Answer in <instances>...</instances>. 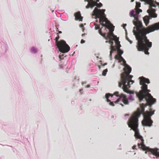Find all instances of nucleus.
I'll list each match as a JSON object with an SVG mask.
<instances>
[{"instance_id": "1", "label": "nucleus", "mask_w": 159, "mask_h": 159, "mask_svg": "<svg viewBox=\"0 0 159 159\" xmlns=\"http://www.w3.org/2000/svg\"><path fill=\"white\" fill-rule=\"evenodd\" d=\"M144 104L142 103L140 105V107L138 108L137 110L134 112L127 122V124L129 127L131 128L134 132V137L135 138L140 139L141 142L140 143H138V146L139 148H141L145 151L148 149V148L144 144V140L142 136L139 133L138 129L139 118L141 114L143 116V119L142 121V125L143 126L151 127L152 125L153 121L151 120V116L154 114V111L150 112L147 111L144 112Z\"/></svg>"}, {"instance_id": "2", "label": "nucleus", "mask_w": 159, "mask_h": 159, "mask_svg": "<svg viewBox=\"0 0 159 159\" xmlns=\"http://www.w3.org/2000/svg\"><path fill=\"white\" fill-rule=\"evenodd\" d=\"M139 12L133 11L130 13L131 17H134V20L133 21V24L136 27L138 32L136 35V39L138 40L137 45L136 46L138 51H144L146 54H149L148 50L152 45V42H150L146 36L147 34L159 30H152L153 29L150 28L151 26L154 24L148 26L147 28H143L140 30L143 27L142 22L139 20L138 16Z\"/></svg>"}, {"instance_id": "3", "label": "nucleus", "mask_w": 159, "mask_h": 159, "mask_svg": "<svg viewBox=\"0 0 159 159\" xmlns=\"http://www.w3.org/2000/svg\"><path fill=\"white\" fill-rule=\"evenodd\" d=\"M105 11V9H99L97 7H95L93 11L92 15L95 16V19H99V22L103 26L105 27V29L107 28L109 30V32L107 33V37L106 36L105 33H102L101 29L99 30L98 33L106 39H109L108 41H106V42H108L111 44V46H113V42L112 41L115 40V38H116V36H115L113 33L114 29V26L106 18V15L104 13Z\"/></svg>"}, {"instance_id": "4", "label": "nucleus", "mask_w": 159, "mask_h": 159, "mask_svg": "<svg viewBox=\"0 0 159 159\" xmlns=\"http://www.w3.org/2000/svg\"><path fill=\"white\" fill-rule=\"evenodd\" d=\"M139 79L140 84L142 86L141 87V90L139 93H136V96L138 98L140 102L143 99L146 101L147 103L144 104L145 107H146L148 105L151 108L152 105L156 102V100L149 93L150 91L148 89V85L145 84L146 83L149 84L150 83L149 80L143 77H140Z\"/></svg>"}, {"instance_id": "5", "label": "nucleus", "mask_w": 159, "mask_h": 159, "mask_svg": "<svg viewBox=\"0 0 159 159\" xmlns=\"http://www.w3.org/2000/svg\"><path fill=\"white\" fill-rule=\"evenodd\" d=\"M124 71L121 75V81L119 83V86L121 87L123 85L122 87H124V86L128 87L130 84H132L134 81L131 80V79L133 76L130 75L129 74L131 71V68L127 65H126L124 68Z\"/></svg>"}, {"instance_id": "6", "label": "nucleus", "mask_w": 159, "mask_h": 159, "mask_svg": "<svg viewBox=\"0 0 159 159\" xmlns=\"http://www.w3.org/2000/svg\"><path fill=\"white\" fill-rule=\"evenodd\" d=\"M59 38V35L55 38L56 43L60 52L62 53L68 52L70 50V47L64 40H61L59 42L58 40Z\"/></svg>"}, {"instance_id": "7", "label": "nucleus", "mask_w": 159, "mask_h": 159, "mask_svg": "<svg viewBox=\"0 0 159 159\" xmlns=\"http://www.w3.org/2000/svg\"><path fill=\"white\" fill-rule=\"evenodd\" d=\"M141 1H144L148 4H149L151 7H156L158 6L159 7V3L156 2H154L152 0H140ZM150 28L152 29V30H159V22L154 23V24L150 27Z\"/></svg>"}, {"instance_id": "8", "label": "nucleus", "mask_w": 159, "mask_h": 159, "mask_svg": "<svg viewBox=\"0 0 159 159\" xmlns=\"http://www.w3.org/2000/svg\"><path fill=\"white\" fill-rule=\"evenodd\" d=\"M156 10L151 8L150 9L147 10V12L149 13V16H145L143 18L144 22L146 26H147L149 22V20L152 18H156L157 16V15L155 13Z\"/></svg>"}, {"instance_id": "9", "label": "nucleus", "mask_w": 159, "mask_h": 159, "mask_svg": "<svg viewBox=\"0 0 159 159\" xmlns=\"http://www.w3.org/2000/svg\"><path fill=\"white\" fill-rule=\"evenodd\" d=\"M114 95L117 97H119V98L116 101L114 102L115 103H118L120 101V100L121 99L122 101L126 105L129 104V102L125 95L123 94H121L119 95V92H115L114 93Z\"/></svg>"}, {"instance_id": "10", "label": "nucleus", "mask_w": 159, "mask_h": 159, "mask_svg": "<svg viewBox=\"0 0 159 159\" xmlns=\"http://www.w3.org/2000/svg\"><path fill=\"white\" fill-rule=\"evenodd\" d=\"M130 86L127 87V86L125 85L124 87H122L123 91L127 93L131 94L128 97V99L131 101H133L134 100V92L129 91L128 90V88L130 87Z\"/></svg>"}, {"instance_id": "11", "label": "nucleus", "mask_w": 159, "mask_h": 159, "mask_svg": "<svg viewBox=\"0 0 159 159\" xmlns=\"http://www.w3.org/2000/svg\"><path fill=\"white\" fill-rule=\"evenodd\" d=\"M74 16H75V20H79V21L82 20L83 17L81 16L80 11H78L75 13Z\"/></svg>"}, {"instance_id": "12", "label": "nucleus", "mask_w": 159, "mask_h": 159, "mask_svg": "<svg viewBox=\"0 0 159 159\" xmlns=\"http://www.w3.org/2000/svg\"><path fill=\"white\" fill-rule=\"evenodd\" d=\"M150 151L152 154L157 157H159V151L158 149L157 148L150 149Z\"/></svg>"}, {"instance_id": "13", "label": "nucleus", "mask_w": 159, "mask_h": 159, "mask_svg": "<svg viewBox=\"0 0 159 159\" xmlns=\"http://www.w3.org/2000/svg\"><path fill=\"white\" fill-rule=\"evenodd\" d=\"M140 3L137 2H136V5L135 9L134 10H132L131 11H136V12L138 11L139 12V13L140 12H141L142 11V10L139 8L140 7Z\"/></svg>"}, {"instance_id": "14", "label": "nucleus", "mask_w": 159, "mask_h": 159, "mask_svg": "<svg viewBox=\"0 0 159 159\" xmlns=\"http://www.w3.org/2000/svg\"><path fill=\"white\" fill-rule=\"evenodd\" d=\"M85 2L87 1L88 2V5L86 6V8H89V7H91L93 4L95 3V2L93 0H84Z\"/></svg>"}, {"instance_id": "15", "label": "nucleus", "mask_w": 159, "mask_h": 159, "mask_svg": "<svg viewBox=\"0 0 159 159\" xmlns=\"http://www.w3.org/2000/svg\"><path fill=\"white\" fill-rule=\"evenodd\" d=\"M95 3H94L92 5L91 8H92L93 7L95 6H97L98 7L100 8L102 6V4L100 2L99 3H98L97 2H95Z\"/></svg>"}, {"instance_id": "16", "label": "nucleus", "mask_w": 159, "mask_h": 159, "mask_svg": "<svg viewBox=\"0 0 159 159\" xmlns=\"http://www.w3.org/2000/svg\"><path fill=\"white\" fill-rule=\"evenodd\" d=\"M111 51H110V57H111L113 51H115L116 50V48H115L113 46H111L110 47Z\"/></svg>"}, {"instance_id": "17", "label": "nucleus", "mask_w": 159, "mask_h": 159, "mask_svg": "<svg viewBox=\"0 0 159 159\" xmlns=\"http://www.w3.org/2000/svg\"><path fill=\"white\" fill-rule=\"evenodd\" d=\"M115 42L116 43V44L117 45V48H120V47H121V45L120 44V42L119 41V39L117 38V37H116V38L115 39Z\"/></svg>"}, {"instance_id": "18", "label": "nucleus", "mask_w": 159, "mask_h": 159, "mask_svg": "<svg viewBox=\"0 0 159 159\" xmlns=\"http://www.w3.org/2000/svg\"><path fill=\"white\" fill-rule=\"evenodd\" d=\"M110 96H111V97H112V96H113V95L110 93H106V94L105 97L107 99V102H109V103L110 102H111V101L110 100L108 99V98Z\"/></svg>"}, {"instance_id": "19", "label": "nucleus", "mask_w": 159, "mask_h": 159, "mask_svg": "<svg viewBox=\"0 0 159 159\" xmlns=\"http://www.w3.org/2000/svg\"><path fill=\"white\" fill-rule=\"evenodd\" d=\"M31 52H32L35 53L37 52V50L34 47H32L31 49Z\"/></svg>"}, {"instance_id": "20", "label": "nucleus", "mask_w": 159, "mask_h": 159, "mask_svg": "<svg viewBox=\"0 0 159 159\" xmlns=\"http://www.w3.org/2000/svg\"><path fill=\"white\" fill-rule=\"evenodd\" d=\"M117 49V53L118 54L121 56V55L123 53V51L120 49V48H118Z\"/></svg>"}, {"instance_id": "21", "label": "nucleus", "mask_w": 159, "mask_h": 159, "mask_svg": "<svg viewBox=\"0 0 159 159\" xmlns=\"http://www.w3.org/2000/svg\"><path fill=\"white\" fill-rule=\"evenodd\" d=\"M122 58V56L118 54V55H116L115 57V58L117 60H119L120 58Z\"/></svg>"}, {"instance_id": "22", "label": "nucleus", "mask_w": 159, "mask_h": 159, "mask_svg": "<svg viewBox=\"0 0 159 159\" xmlns=\"http://www.w3.org/2000/svg\"><path fill=\"white\" fill-rule=\"evenodd\" d=\"M107 69H106L104 70H103L102 75H103L105 76L107 74Z\"/></svg>"}, {"instance_id": "23", "label": "nucleus", "mask_w": 159, "mask_h": 159, "mask_svg": "<svg viewBox=\"0 0 159 159\" xmlns=\"http://www.w3.org/2000/svg\"><path fill=\"white\" fill-rule=\"evenodd\" d=\"M95 28L96 30H98L100 28L99 25H98L97 24H94Z\"/></svg>"}, {"instance_id": "24", "label": "nucleus", "mask_w": 159, "mask_h": 159, "mask_svg": "<svg viewBox=\"0 0 159 159\" xmlns=\"http://www.w3.org/2000/svg\"><path fill=\"white\" fill-rule=\"evenodd\" d=\"M119 60L120 61V60L123 61V63H125L126 62L124 60V58H123V57H122V58H120Z\"/></svg>"}, {"instance_id": "25", "label": "nucleus", "mask_w": 159, "mask_h": 159, "mask_svg": "<svg viewBox=\"0 0 159 159\" xmlns=\"http://www.w3.org/2000/svg\"><path fill=\"white\" fill-rule=\"evenodd\" d=\"M109 104H110V105L112 106H114V104L113 103V102H110L109 103Z\"/></svg>"}, {"instance_id": "26", "label": "nucleus", "mask_w": 159, "mask_h": 159, "mask_svg": "<svg viewBox=\"0 0 159 159\" xmlns=\"http://www.w3.org/2000/svg\"><path fill=\"white\" fill-rule=\"evenodd\" d=\"M85 42V41L83 39H82L80 43L81 44L84 43Z\"/></svg>"}, {"instance_id": "27", "label": "nucleus", "mask_w": 159, "mask_h": 159, "mask_svg": "<svg viewBox=\"0 0 159 159\" xmlns=\"http://www.w3.org/2000/svg\"><path fill=\"white\" fill-rule=\"evenodd\" d=\"M136 146L135 145H134L133 147H132V149H136Z\"/></svg>"}, {"instance_id": "28", "label": "nucleus", "mask_w": 159, "mask_h": 159, "mask_svg": "<svg viewBox=\"0 0 159 159\" xmlns=\"http://www.w3.org/2000/svg\"><path fill=\"white\" fill-rule=\"evenodd\" d=\"M130 42V43H132V42L129 39L126 38Z\"/></svg>"}, {"instance_id": "29", "label": "nucleus", "mask_w": 159, "mask_h": 159, "mask_svg": "<svg viewBox=\"0 0 159 159\" xmlns=\"http://www.w3.org/2000/svg\"><path fill=\"white\" fill-rule=\"evenodd\" d=\"M86 82L85 81L84 82H83L82 83V85H83L84 84H86Z\"/></svg>"}, {"instance_id": "30", "label": "nucleus", "mask_w": 159, "mask_h": 159, "mask_svg": "<svg viewBox=\"0 0 159 159\" xmlns=\"http://www.w3.org/2000/svg\"><path fill=\"white\" fill-rule=\"evenodd\" d=\"M126 25V24H124L123 25V28L124 29H125V27Z\"/></svg>"}, {"instance_id": "31", "label": "nucleus", "mask_w": 159, "mask_h": 159, "mask_svg": "<svg viewBox=\"0 0 159 159\" xmlns=\"http://www.w3.org/2000/svg\"><path fill=\"white\" fill-rule=\"evenodd\" d=\"M90 87V85L89 84V85H87L86 87V88H89Z\"/></svg>"}, {"instance_id": "32", "label": "nucleus", "mask_w": 159, "mask_h": 159, "mask_svg": "<svg viewBox=\"0 0 159 159\" xmlns=\"http://www.w3.org/2000/svg\"><path fill=\"white\" fill-rule=\"evenodd\" d=\"M80 27H83V24L80 25Z\"/></svg>"}, {"instance_id": "33", "label": "nucleus", "mask_w": 159, "mask_h": 159, "mask_svg": "<svg viewBox=\"0 0 159 159\" xmlns=\"http://www.w3.org/2000/svg\"><path fill=\"white\" fill-rule=\"evenodd\" d=\"M59 58H60V59H61V56L59 55Z\"/></svg>"}, {"instance_id": "34", "label": "nucleus", "mask_w": 159, "mask_h": 159, "mask_svg": "<svg viewBox=\"0 0 159 159\" xmlns=\"http://www.w3.org/2000/svg\"><path fill=\"white\" fill-rule=\"evenodd\" d=\"M84 35H85V34H83L82 35V37H83V36H84Z\"/></svg>"}, {"instance_id": "35", "label": "nucleus", "mask_w": 159, "mask_h": 159, "mask_svg": "<svg viewBox=\"0 0 159 159\" xmlns=\"http://www.w3.org/2000/svg\"><path fill=\"white\" fill-rule=\"evenodd\" d=\"M120 104L122 106H123V105L122 104Z\"/></svg>"}, {"instance_id": "36", "label": "nucleus", "mask_w": 159, "mask_h": 159, "mask_svg": "<svg viewBox=\"0 0 159 159\" xmlns=\"http://www.w3.org/2000/svg\"><path fill=\"white\" fill-rule=\"evenodd\" d=\"M59 33H61V31H59Z\"/></svg>"}, {"instance_id": "37", "label": "nucleus", "mask_w": 159, "mask_h": 159, "mask_svg": "<svg viewBox=\"0 0 159 159\" xmlns=\"http://www.w3.org/2000/svg\"><path fill=\"white\" fill-rule=\"evenodd\" d=\"M134 0H131V2H133Z\"/></svg>"}, {"instance_id": "38", "label": "nucleus", "mask_w": 159, "mask_h": 159, "mask_svg": "<svg viewBox=\"0 0 159 159\" xmlns=\"http://www.w3.org/2000/svg\"><path fill=\"white\" fill-rule=\"evenodd\" d=\"M99 68L100 69V66H98Z\"/></svg>"}, {"instance_id": "39", "label": "nucleus", "mask_w": 159, "mask_h": 159, "mask_svg": "<svg viewBox=\"0 0 159 159\" xmlns=\"http://www.w3.org/2000/svg\"><path fill=\"white\" fill-rule=\"evenodd\" d=\"M80 92L81 91V89H80Z\"/></svg>"}, {"instance_id": "40", "label": "nucleus", "mask_w": 159, "mask_h": 159, "mask_svg": "<svg viewBox=\"0 0 159 159\" xmlns=\"http://www.w3.org/2000/svg\"><path fill=\"white\" fill-rule=\"evenodd\" d=\"M126 115L128 116V115H128V114H127V115H125V116H126Z\"/></svg>"}, {"instance_id": "41", "label": "nucleus", "mask_w": 159, "mask_h": 159, "mask_svg": "<svg viewBox=\"0 0 159 159\" xmlns=\"http://www.w3.org/2000/svg\"><path fill=\"white\" fill-rule=\"evenodd\" d=\"M105 65H106V64H105L103 66H105Z\"/></svg>"}]
</instances>
